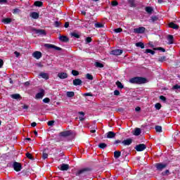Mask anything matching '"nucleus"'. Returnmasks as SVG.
<instances>
[{
  "instance_id": "1",
  "label": "nucleus",
  "mask_w": 180,
  "mask_h": 180,
  "mask_svg": "<svg viewBox=\"0 0 180 180\" xmlns=\"http://www.w3.org/2000/svg\"><path fill=\"white\" fill-rule=\"evenodd\" d=\"M129 82L130 84L141 85V84H146L147 82V79L146 77H134L129 79Z\"/></svg>"
},
{
  "instance_id": "2",
  "label": "nucleus",
  "mask_w": 180,
  "mask_h": 180,
  "mask_svg": "<svg viewBox=\"0 0 180 180\" xmlns=\"http://www.w3.org/2000/svg\"><path fill=\"white\" fill-rule=\"evenodd\" d=\"M90 171H92L91 167L83 168L76 172V176H79V175H82V174H85V172H90Z\"/></svg>"
},
{
  "instance_id": "3",
  "label": "nucleus",
  "mask_w": 180,
  "mask_h": 180,
  "mask_svg": "<svg viewBox=\"0 0 180 180\" xmlns=\"http://www.w3.org/2000/svg\"><path fill=\"white\" fill-rule=\"evenodd\" d=\"M13 168L14 171H16V172H20V171H22V164L14 162L13 164Z\"/></svg>"
},
{
  "instance_id": "4",
  "label": "nucleus",
  "mask_w": 180,
  "mask_h": 180,
  "mask_svg": "<svg viewBox=\"0 0 180 180\" xmlns=\"http://www.w3.org/2000/svg\"><path fill=\"white\" fill-rule=\"evenodd\" d=\"M59 136L60 137H70V136H72V131L68 130L61 131L59 133Z\"/></svg>"
},
{
  "instance_id": "5",
  "label": "nucleus",
  "mask_w": 180,
  "mask_h": 180,
  "mask_svg": "<svg viewBox=\"0 0 180 180\" xmlns=\"http://www.w3.org/2000/svg\"><path fill=\"white\" fill-rule=\"evenodd\" d=\"M44 47H46V49H54V50H56L57 51H61V50H63V49H61L60 47L53 45L51 44H45Z\"/></svg>"
},
{
  "instance_id": "6",
  "label": "nucleus",
  "mask_w": 180,
  "mask_h": 180,
  "mask_svg": "<svg viewBox=\"0 0 180 180\" xmlns=\"http://www.w3.org/2000/svg\"><path fill=\"white\" fill-rule=\"evenodd\" d=\"M155 167L158 171H162V169H165V168H167V164H162L161 162L156 163Z\"/></svg>"
},
{
  "instance_id": "7",
  "label": "nucleus",
  "mask_w": 180,
  "mask_h": 180,
  "mask_svg": "<svg viewBox=\"0 0 180 180\" xmlns=\"http://www.w3.org/2000/svg\"><path fill=\"white\" fill-rule=\"evenodd\" d=\"M146 148H147V146H146V144L144 143L136 145L135 147V150H136V151H139V152L144 151Z\"/></svg>"
},
{
  "instance_id": "8",
  "label": "nucleus",
  "mask_w": 180,
  "mask_h": 180,
  "mask_svg": "<svg viewBox=\"0 0 180 180\" xmlns=\"http://www.w3.org/2000/svg\"><path fill=\"white\" fill-rule=\"evenodd\" d=\"M32 32H34V33H36V34H39V36H46V34H47L46 33V30H37L36 28H33Z\"/></svg>"
},
{
  "instance_id": "9",
  "label": "nucleus",
  "mask_w": 180,
  "mask_h": 180,
  "mask_svg": "<svg viewBox=\"0 0 180 180\" xmlns=\"http://www.w3.org/2000/svg\"><path fill=\"white\" fill-rule=\"evenodd\" d=\"M146 32V27H139L138 28L134 29V32L137 33L138 34H143Z\"/></svg>"
},
{
  "instance_id": "10",
  "label": "nucleus",
  "mask_w": 180,
  "mask_h": 180,
  "mask_svg": "<svg viewBox=\"0 0 180 180\" xmlns=\"http://www.w3.org/2000/svg\"><path fill=\"white\" fill-rule=\"evenodd\" d=\"M58 169L60 171H68V169H70V165L63 163V164L60 165V167H58Z\"/></svg>"
},
{
  "instance_id": "11",
  "label": "nucleus",
  "mask_w": 180,
  "mask_h": 180,
  "mask_svg": "<svg viewBox=\"0 0 180 180\" xmlns=\"http://www.w3.org/2000/svg\"><path fill=\"white\" fill-rule=\"evenodd\" d=\"M123 53V50L121 49H114L110 51V54H112V56H120Z\"/></svg>"
},
{
  "instance_id": "12",
  "label": "nucleus",
  "mask_w": 180,
  "mask_h": 180,
  "mask_svg": "<svg viewBox=\"0 0 180 180\" xmlns=\"http://www.w3.org/2000/svg\"><path fill=\"white\" fill-rule=\"evenodd\" d=\"M131 143H133V139H127L124 140L122 142V144H123V146H130V144H131Z\"/></svg>"
},
{
  "instance_id": "13",
  "label": "nucleus",
  "mask_w": 180,
  "mask_h": 180,
  "mask_svg": "<svg viewBox=\"0 0 180 180\" xmlns=\"http://www.w3.org/2000/svg\"><path fill=\"white\" fill-rule=\"evenodd\" d=\"M32 56L37 60H39V58H41V52L37 51L32 53Z\"/></svg>"
},
{
  "instance_id": "14",
  "label": "nucleus",
  "mask_w": 180,
  "mask_h": 180,
  "mask_svg": "<svg viewBox=\"0 0 180 180\" xmlns=\"http://www.w3.org/2000/svg\"><path fill=\"white\" fill-rule=\"evenodd\" d=\"M58 77L60 79H65L66 78H68V75L65 72H60L58 74Z\"/></svg>"
},
{
  "instance_id": "15",
  "label": "nucleus",
  "mask_w": 180,
  "mask_h": 180,
  "mask_svg": "<svg viewBox=\"0 0 180 180\" xmlns=\"http://www.w3.org/2000/svg\"><path fill=\"white\" fill-rule=\"evenodd\" d=\"M59 40L63 43H68V41H70V38L67 36H60Z\"/></svg>"
},
{
  "instance_id": "16",
  "label": "nucleus",
  "mask_w": 180,
  "mask_h": 180,
  "mask_svg": "<svg viewBox=\"0 0 180 180\" xmlns=\"http://www.w3.org/2000/svg\"><path fill=\"white\" fill-rule=\"evenodd\" d=\"M44 96V89H41L39 93L36 94L37 99H41Z\"/></svg>"
},
{
  "instance_id": "17",
  "label": "nucleus",
  "mask_w": 180,
  "mask_h": 180,
  "mask_svg": "<svg viewBox=\"0 0 180 180\" xmlns=\"http://www.w3.org/2000/svg\"><path fill=\"white\" fill-rule=\"evenodd\" d=\"M169 27L171 29H174L175 30H178V29H179V25L172 22L169 23Z\"/></svg>"
},
{
  "instance_id": "18",
  "label": "nucleus",
  "mask_w": 180,
  "mask_h": 180,
  "mask_svg": "<svg viewBox=\"0 0 180 180\" xmlns=\"http://www.w3.org/2000/svg\"><path fill=\"white\" fill-rule=\"evenodd\" d=\"M82 80H81L80 79H75L73 80V85H75V86H78V85H82Z\"/></svg>"
},
{
  "instance_id": "19",
  "label": "nucleus",
  "mask_w": 180,
  "mask_h": 180,
  "mask_svg": "<svg viewBox=\"0 0 180 180\" xmlns=\"http://www.w3.org/2000/svg\"><path fill=\"white\" fill-rule=\"evenodd\" d=\"M116 137V134L112 131H110L107 133V139H113Z\"/></svg>"
},
{
  "instance_id": "20",
  "label": "nucleus",
  "mask_w": 180,
  "mask_h": 180,
  "mask_svg": "<svg viewBox=\"0 0 180 180\" xmlns=\"http://www.w3.org/2000/svg\"><path fill=\"white\" fill-rule=\"evenodd\" d=\"M39 16H40V14L37 12H32L30 13V17L32 18V19H39Z\"/></svg>"
},
{
  "instance_id": "21",
  "label": "nucleus",
  "mask_w": 180,
  "mask_h": 180,
  "mask_svg": "<svg viewBox=\"0 0 180 180\" xmlns=\"http://www.w3.org/2000/svg\"><path fill=\"white\" fill-rule=\"evenodd\" d=\"M168 44H174V36L169 34L167 36Z\"/></svg>"
},
{
  "instance_id": "22",
  "label": "nucleus",
  "mask_w": 180,
  "mask_h": 180,
  "mask_svg": "<svg viewBox=\"0 0 180 180\" xmlns=\"http://www.w3.org/2000/svg\"><path fill=\"white\" fill-rule=\"evenodd\" d=\"M158 20V16L153 15V16L150 17V22L151 23H157Z\"/></svg>"
},
{
  "instance_id": "23",
  "label": "nucleus",
  "mask_w": 180,
  "mask_h": 180,
  "mask_svg": "<svg viewBox=\"0 0 180 180\" xmlns=\"http://www.w3.org/2000/svg\"><path fill=\"white\" fill-rule=\"evenodd\" d=\"M133 134L134 136H140L141 134V129L140 128H135Z\"/></svg>"
},
{
  "instance_id": "24",
  "label": "nucleus",
  "mask_w": 180,
  "mask_h": 180,
  "mask_svg": "<svg viewBox=\"0 0 180 180\" xmlns=\"http://www.w3.org/2000/svg\"><path fill=\"white\" fill-rule=\"evenodd\" d=\"M145 11L146 12H147V13H148L149 15H151V13H153L154 9H153V7L150 6H146L145 8Z\"/></svg>"
},
{
  "instance_id": "25",
  "label": "nucleus",
  "mask_w": 180,
  "mask_h": 180,
  "mask_svg": "<svg viewBox=\"0 0 180 180\" xmlns=\"http://www.w3.org/2000/svg\"><path fill=\"white\" fill-rule=\"evenodd\" d=\"M120 155H122V152L119 150H116L114 152V158H115V160H117L118 158H120Z\"/></svg>"
},
{
  "instance_id": "26",
  "label": "nucleus",
  "mask_w": 180,
  "mask_h": 180,
  "mask_svg": "<svg viewBox=\"0 0 180 180\" xmlns=\"http://www.w3.org/2000/svg\"><path fill=\"white\" fill-rule=\"evenodd\" d=\"M39 77H41L44 79H49V74L46 72H41L39 73Z\"/></svg>"
},
{
  "instance_id": "27",
  "label": "nucleus",
  "mask_w": 180,
  "mask_h": 180,
  "mask_svg": "<svg viewBox=\"0 0 180 180\" xmlns=\"http://www.w3.org/2000/svg\"><path fill=\"white\" fill-rule=\"evenodd\" d=\"M3 23H4L5 25H9V23L12 22V19L7 18H4L2 20Z\"/></svg>"
},
{
  "instance_id": "28",
  "label": "nucleus",
  "mask_w": 180,
  "mask_h": 180,
  "mask_svg": "<svg viewBox=\"0 0 180 180\" xmlns=\"http://www.w3.org/2000/svg\"><path fill=\"white\" fill-rule=\"evenodd\" d=\"M11 96L13 99H16V100L22 99V96H20V94H12Z\"/></svg>"
},
{
  "instance_id": "29",
  "label": "nucleus",
  "mask_w": 180,
  "mask_h": 180,
  "mask_svg": "<svg viewBox=\"0 0 180 180\" xmlns=\"http://www.w3.org/2000/svg\"><path fill=\"white\" fill-rule=\"evenodd\" d=\"M128 4L131 8H136V1L134 0H128Z\"/></svg>"
},
{
  "instance_id": "30",
  "label": "nucleus",
  "mask_w": 180,
  "mask_h": 180,
  "mask_svg": "<svg viewBox=\"0 0 180 180\" xmlns=\"http://www.w3.org/2000/svg\"><path fill=\"white\" fill-rule=\"evenodd\" d=\"M95 27H96L97 29H101L102 27H105V25H103V23L101 22H96L94 24Z\"/></svg>"
},
{
  "instance_id": "31",
  "label": "nucleus",
  "mask_w": 180,
  "mask_h": 180,
  "mask_svg": "<svg viewBox=\"0 0 180 180\" xmlns=\"http://www.w3.org/2000/svg\"><path fill=\"white\" fill-rule=\"evenodd\" d=\"M108 147V144L105 143H101L98 144V148H101V150H105Z\"/></svg>"
},
{
  "instance_id": "32",
  "label": "nucleus",
  "mask_w": 180,
  "mask_h": 180,
  "mask_svg": "<svg viewBox=\"0 0 180 180\" xmlns=\"http://www.w3.org/2000/svg\"><path fill=\"white\" fill-rule=\"evenodd\" d=\"M66 95L68 98H73V96H75V93L74 91H67Z\"/></svg>"
},
{
  "instance_id": "33",
  "label": "nucleus",
  "mask_w": 180,
  "mask_h": 180,
  "mask_svg": "<svg viewBox=\"0 0 180 180\" xmlns=\"http://www.w3.org/2000/svg\"><path fill=\"white\" fill-rule=\"evenodd\" d=\"M34 6H38V8H41L43 6V2L40 1H37L34 3Z\"/></svg>"
},
{
  "instance_id": "34",
  "label": "nucleus",
  "mask_w": 180,
  "mask_h": 180,
  "mask_svg": "<svg viewBox=\"0 0 180 180\" xmlns=\"http://www.w3.org/2000/svg\"><path fill=\"white\" fill-rule=\"evenodd\" d=\"M158 61L159 63H164V61H167V56H160Z\"/></svg>"
},
{
  "instance_id": "35",
  "label": "nucleus",
  "mask_w": 180,
  "mask_h": 180,
  "mask_svg": "<svg viewBox=\"0 0 180 180\" xmlns=\"http://www.w3.org/2000/svg\"><path fill=\"white\" fill-rule=\"evenodd\" d=\"M157 133H162V127L160 126V125H157L155 127Z\"/></svg>"
},
{
  "instance_id": "36",
  "label": "nucleus",
  "mask_w": 180,
  "mask_h": 180,
  "mask_svg": "<svg viewBox=\"0 0 180 180\" xmlns=\"http://www.w3.org/2000/svg\"><path fill=\"white\" fill-rule=\"evenodd\" d=\"M95 67H96L97 68H103L104 65L103 63H99V62H96L94 63Z\"/></svg>"
},
{
  "instance_id": "37",
  "label": "nucleus",
  "mask_w": 180,
  "mask_h": 180,
  "mask_svg": "<svg viewBox=\"0 0 180 180\" xmlns=\"http://www.w3.org/2000/svg\"><path fill=\"white\" fill-rule=\"evenodd\" d=\"M116 85L117 88H120V89H123V88H124V86H123V84H122V82H120V81L116 82Z\"/></svg>"
},
{
  "instance_id": "38",
  "label": "nucleus",
  "mask_w": 180,
  "mask_h": 180,
  "mask_svg": "<svg viewBox=\"0 0 180 180\" xmlns=\"http://www.w3.org/2000/svg\"><path fill=\"white\" fill-rule=\"evenodd\" d=\"M145 53H146V54L150 53V54H152V56H154L155 54V51H154L150 49H147L146 50Z\"/></svg>"
},
{
  "instance_id": "39",
  "label": "nucleus",
  "mask_w": 180,
  "mask_h": 180,
  "mask_svg": "<svg viewBox=\"0 0 180 180\" xmlns=\"http://www.w3.org/2000/svg\"><path fill=\"white\" fill-rule=\"evenodd\" d=\"M70 34L72 37H75L76 39H79L81 37L77 32H72Z\"/></svg>"
},
{
  "instance_id": "40",
  "label": "nucleus",
  "mask_w": 180,
  "mask_h": 180,
  "mask_svg": "<svg viewBox=\"0 0 180 180\" xmlns=\"http://www.w3.org/2000/svg\"><path fill=\"white\" fill-rule=\"evenodd\" d=\"M42 158L44 160H46V158H49V154L46 153V150H44L43 151V153H42Z\"/></svg>"
},
{
  "instance_id": "41",
  "label": "nucleus",
  "mask_w": 180,
  "mask_h": 180,
  "mask_svg": "<svg viewBox=\"0 0 180 180\" xmlns=\"http://www.w3.org/2000/svg\"><path fill=\"white\" fill-rule=\"evenodd\" d=\"M136 47H141V49H144V44L143 42L136 43Z\"/></svg>"
},
{
  "instance_id": "42",
  "label": "nucleus",
  "mask_w": 180,
  "mask_h": 180,
  "mask_svg": "<svg viewBox=\"0 0 180 180\" xmlns=\"http://www.w3.org/2000/svg\"><path fill=\"white\" fill-rule=\"evenodd\" d=\"M25 155L27 158H28L29 160H34V158H33V155H32V154L30 153H27Z\"/></svg>"
},
{
  "instance_id": "43",
  "label": "nucleus",
  "mask_w": 180,
  "mask_h": 180,
  "mask_svg": "<svg viewBox=\"0 0 180 180\" xmlns=\"http://www.w3.org/2000/svg\"><path fill=\"white\" fill-rule=\"evenodd\" d=\"M86 78L87 79H89L90 81H92V79H94V76H92V75L89 74V73H87L86 75Z\"/></svg>"
},
{
  "instance_id": "44",
  "label": "nucleus",
  "mask_w": 180,
  "mask_h": 180,
  "mask_svg": "<svg viewBox=\"0 0 180 180\" xmlns=\"http://www.w3.org/2000/svg\"><path fill=\"white\" fill-rule=\"evenodd\" d=\"M155 109H157V110H160V109H161V108H162V105H161V103H158L155 105Z\"/></svg>"
},
{
  "instance_id": "45",
  "label": "nucleus",
  "mask_w": 180,
  "mask_h": 180,
  "mask_svg": "<svg viewBox=\"0 0 180 180\" xmlns=\"http://www.w3.org/2000/svg\"><path fill=\"white\" fill-rule=\"evenodd\" d=\"M72 74L73 75L74 77H77V75H79V72L75 70H72Z\"/></svg>"
},
{
  "instance_id": "46",
  "label": "nucleus",
  "mask_w": 180,
  "mask_h": 180,
  "mask_svg": "<svg viewBox=\"0 0 180 180\" xmlns=\"http://www.w3.org/2000/svg\"><path fill=\"white\" fill-rule=\"evenodd\" d=\"M153 50H159L160 51H162V53H165V49L162 47L154 48Z\"/></svg>"
},
{
  "instance_id": "47",
  "label": "nucleus",
  "mask_w": 180,
  "mask_h": 180,
  "mask_svg": "<svg viewBox=\"0 0 180 180\" xmlns=\"http://www.w3.org/2000/svg\"><path fill=\"white\" fill-rule=\"evenodd\" d=\"M20 12V10L19 8H14L13 10V13L14 15H16V14L19 13Z\"/></svg>"
},
{
  "instance_id": "48",
  "label": "nucleus",
  "mask_w": 180,
  "mask_h": 180,
  "mask_svg": "<svg viewBox=\"0 0 180 180\" xmlns=\"http://www.w3.org/2000/svg\"><path fill=\"white\" fill-rule=\"evenodd\" d=\"M115 33H122V32H123V29L122 28H117L115 30H114Z\"/></svg>"
},
{
  "instance_id": "49",
  "label": "nucleus",
  "mask_w": 180,
  "mask_h": 180,
  "mask_svg": "<svg viewBox=\"0 0 180 180\" xmlns=\"http://www.w3.org/2000/svg\"><path fill=\"white\" fill-rule=\"evenodd\" d=\"M111 5L112 6H117V5H119V3L117 2V1H113L111 2Z\"/></svg>"
},
{
  "instance_id": "50",
  "label": "nucleus",
  "mask_w": 180,
  "mask_h": 180,
  "mask_svg": "<svg viewBox=\"0 0 180 180\" xmlns=\"http://www.w3.org/2000/svg\"><path fill=\"white\" fill-rule=\"evenodd\" d=\"M168 174H169V170L167 169L165 172H162V175L163 176H165L166 175H168Z\"/></svg>"
},
{
  "instance_id": "51",
  "label": "nucleus",
  "mask_w": 180,
  "mask_h": 180,
  "mask_svg": "<svg viewBox=\"0 0 180 180\" xmlns=\"http://www.w3.org/2000/svg\"><path fill=\"white\" fill-rule=\"evenodd\" d=\"M60 25H61V22H60L59 21H55L54 22L55 27H58Z\"/></svg>"
},
{
  "instance_id": "52",
  "label": "nucleus",
  "mask_w": 180,
  "mask_h": 180,
  "mask_svg": "<svg viewBox=\"0 0 180 180\" xmlns=\"http://www.w3.org/2000/svg\"><path fill=\"white\" fill-rule=\"evenodd\" d=\"M159 98H160V101H162L163 102L167 101V98L164 96H160Z\"/></svg>"
},
{
  "instance_id": "53",
  "label": "nucleus",
  "mask_w": 180,
  "mask_h": 180,
  "mask_svg": "<svg viewBox=\"0 0 180 180\" xmlns=\"http://www.w3.org/2000/svg\"><path fill=\"white\" fill-rule=\"evenodd\" d=\"M91 41H92V38L91 37L86 38V43H91Z\"/></svg>"
},
{
  "instance_id": "54",
  "label": "nucleus",
  "mask_w": 180,
  "mask_h": 180,
  "mask_svg": "<svg viewBox=\"0 0 180 180\" xmlns=\"http://www.w3.org/2000/svg\"><path fill=\"white\" fill-rule=\"evenodd\" d=\"M43 102H44V103H49L50 102V98H45L43 99Z\"/></svg>"
},
{
  "instance_id": "55",
  "label": "nucleus",
  "mask_w": 180,
  "mask_h": 180,
  "mask_svg": "<svg viewBox=\"0 0 180 180\" xmlns=\"http://www.w3.org/2000/svg\"><path fill=\"white\" fill-rule=\"evenodd\" d=\"M114 95H115V96H119V95H120V91H119V90H115V91H114Z\"/></svg>"
},
{
  "instance_id": "56",
  "label": "nucleus",
  "mask_w": 180,
  "mask_h": 180,
  "mask_svg": "<svg viewBox=\"0 0 180 180\" xmlns=\"http://www.w3.org/2000/svg\"><path fill=\"white\" fill-rule=\"evenodd\" d=\"M172 89H180V86L178 84H176L173 86Z\"/></svg>"
},
{
  "instance_id": "57",
  "label": "nucleus",
  "mask_w": 180,
  "mask_h": 180,
  "mask_svg": "<svg viewBox=\"0 0 180 180\" xmlns=\"http://www.w3.org/2000/svg\"><path fill=\"white\" fill-rule=\"evenodd\" d=\"M54 124V121L51 120L48 122V126H53Z\"/></svg>"
},
{
  "instance_id": "58",
  "label": "nucleus",
  "mask_w": 180,
  "mask_h": 180,
  "mask_svg": "<svg viewBox=\"0 0 180 180\" xmlns=\"http://www.w3.org/2000/svg\"><path fill=\"white\" fill-rule=\"evenodd\" d=\"M64 27H65V29H68V27H70V22H65Z\"/></svg>"
},
{
  "instance_id": "59",
  "label": "nucleus",
  "mask_w": 180,
  "mask_h": 180,
  "mask_svg": "<svg viewBox=\"0 0 180 180\" xmlns=\"http://www.w3.org/2000/svg\"><path fill=\"white\" fill-rule=\"evenodd\" d=\"M3 65H4V60L0 58V68H2Z\"/></svg>"
},
{
  "instance_id": "60",
  "label": "nucleus",
  "mask_w": 180,
  "mask_h": 180,
  "mask_svg": "<svg viewBox=\"0 0 180 180\" xmlns=\"http://www.w3.org/2000/svg\"><path fill=\"white\" fill-rule=\"evenodd\" d=\"M14 54H15V57H19V56H20V53H19L18 51H15Z\"/></svg>"
},
{
  "instance_id": "61",
  "label": "nucleus",
  "mask_w": 180,
  "mask_h": 180,
  "mask_svg": "<svg viewBox=\"0 0 180 180\" xmlns=\"http://www.w3.org/2000/svg\"><path fill=\"white\" fill-rule=\"evenodd\" d=\"M31 126H32V127H36L37 126V123H36L35 122H32V123L31 124Z\"/></svg>"
},
{
  "instance_id": "62",
  "label": "nucleus",
  "mask_w": 180,
  "mask_h": 180,
  "mask_svg": "<svg viewBox=\"0 0 180 180\" xmlns=\"http://www.w3.org/2000/svg\"><path fill=\"white\" fill-rule=\"evenodd\" d=\"M22 109L27 110V109H29V105H24L22 106Z\"/></svg>"
},
{
  "instance_id": "63",
  "label": "nucleus",
  "mask_w": 180,
  "mask_h": 180,
  "mask_svg": "<svg viewBox=\"0 0 180 180\" xmlns=\"http://www.w3.org/2000/svg\"><path fill=\"white\" fill-rule=\"evenodd\" d=\"M140 110H141V108H140V107H136V108H135V111H136V112H140Z\"/></svg>"
},
{
  "instance_id": "64",
  "label": "nucleus",
  "mask_w": 180,
  "mask_h": 180,
  "mask_svg": "<svg viewBox=\"0 0 180 180\" xmlns=\"http://www.w3.org/2000/svg\"><path fill=\"white\" fill-rule=\"evenodd\" d=\"M84 96H92V94L91 93H86L84 94Z\"/></svg>"
}]
</instances>
